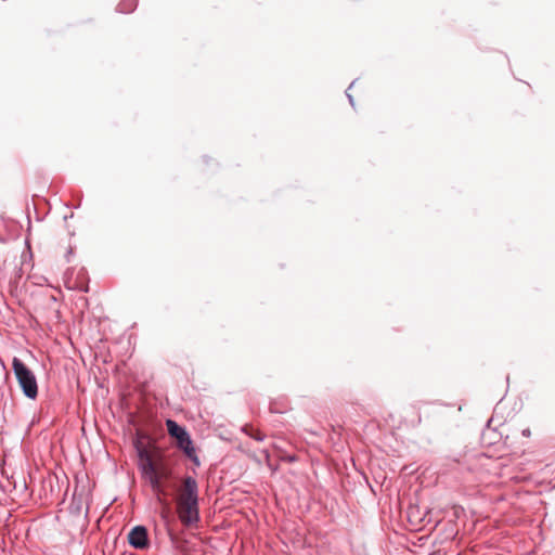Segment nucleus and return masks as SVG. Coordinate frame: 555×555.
Masks as SVG:
<instances>
[{
    "mask_svg": "<svg viewBox=\"0 0 555 555\" xmlns=\"http://www.w3.org/2000/svg\"><path fill=\"white\" fill-rule=\"evenodd\" d=\"M134 447L142 477L149 481L158 496L166 495L164 482L171 478L172 468L165 462L163 452L146 435H139Z\"/></svg>",
    "mask_w": 555,
    "mask_h": 555,
    "instance_id": "obj_1",
    "label": "nucleus"
},
{
    "mask_svg": "<svg viewBox=\"0 0 555 555\" xmlns=\"http://www.w3.org/2000/svg\"><path fill=\"white\" fill-rule=\"evenodd\" d=\"M176 511L183 526L192 527L198 524V483L194 477L186 476L182 479L177 490Z\"/></svg>",
    "mask_w": 555,
    "mask_h": 555,
    "instance_id": "obj_2",
    "label": "nucleus"
},
{
    "mask_svg": "<svg viewBox=\"0 0 555 555\" xmlns=\"http://www.w3.org/2000/svg\"><path fill=\"white\" fill-rule=\"evenodd\" d=\"M166 427H167V431H168L169 436L176 439L177 448L180 449L181 451H183L185 456H188L192 462H194L196 465H198L199 461H198V456L196 454V450H195L193 441H192L189 433L185 430V428L180 426L173 420H167Z\"/></svg>",
    "mask_w": 555,
    "mask_h": 555,
    "instance_id": "obj_3",
    "label": "nucleus"
},
{
    "mask_svg": "<svg viewBox=\"0 0 555 555\" xmlns=\"http://www.w3.org/2000/svg\"><path fill=\"white\" fill-rule=\"evenodd\" d=\"M12 367L23 393L29 399H36L38 385L35 374L16 357L13 358Z\"/></svg>",
    "mask_w": 555,
    "mask_h": 555,
    "instance_id": "obj_4",
    "label": "nucleus"
},
{
    "mask_svg": "<svg viewBox=\"0 0 555 555\" xmlns=\"http://www.w3.org/2000/svg\"><path fill=\"white\" fill-rule=\"evenodd\" d=\"M129 544L137 550H144L149 546L147 530L143 526L134 527L128 534Z\"/></svg>",
    "mask_w": 555,
    "mask_h": 555,
    "instance_id": "obj_5",
    "label": "nucleus"
},
{
    "mask_svg": "<svg viewBox=\"0 0 555 555\" xmlns=\"http://www.w3.org/2000/svg\"><path fill=\"white\" fill-rule=\"evenodd\" d=\"M137 5H138V0H121L117 5V10L120 13L128 14V13L133 12L135 10Z\"/></svg>",
    "mask_w": 555,
    "mask_h": 555,
    "instance_id": "obj_6",
    "label": "nucleus"
},
{
    "mask_svg": "<svg viewBox=\"0 0 555 555\" xmlns=\"http://www.w3.org/2000/svg\"><path fill=\"white\" fill-rule=\"evenodd\" d=\"M245 431L257 441H262L264 439V435L258 429L250 428V431H247V429H245Z\"/></svg>",
    "mask_w": 555,
    "mask_h": 555,
    "instance_id": "obj_7",
    "label": "nucleus"
},
{
    "mask_svg": "<svg viewBox=\"0 0 555 555\" xmlns=\"http://www.w3.org/2000/svg\"><path fill=\"white\" fill-rule=\"evenodd\" d=\"M283 460H285L287 462H295L297 459L295 455H288V456L283 457Z\"/></svg>",
    "mask_w": 555,
    "mask_h": 555,
    "instance_id": "obj_8",
    "label": "nucleus"
},
{
    "mask_svg": "<svg viewBox=\"0 0 555 555\" xmlns=\"http://www.w3.org/2000/svg\"><path fill=\"white\" fill-rule=\"evenodd\" d=\"M522 436H525V437L529 438V437L531 436V431H530V429H529V428L524 429V430H522Z\"/></svg>",
    "mask_w": 555,
    "mask_h": 555,
    "instance_id": "obj_9",
    "label": "nucleus"
},
{
    "mask_svg": "<svg viewBox=\"0 0 555 555\" xmlns=\"http://www.w3.org/2000/svg\"><path fill=\"white\" fill-rule=\"evenodd\" d=\"M270 411H271V412H275V413H280V412H282V410H280V409H278V408H275L273 404H271V405H270Z\"/></svg>",
    "mask_w": 555,
    "mask_h": 555,
    "instance_id": "obj_10",
    "label": "nucleus"
}]
</instances>
